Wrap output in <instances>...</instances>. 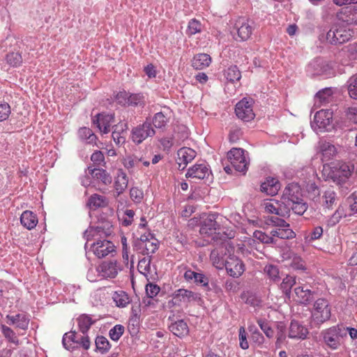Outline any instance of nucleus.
I'll use <instances>...</instances> for the list:
<instances>
[{"label":"nucleus","instance_id":"1","mask_svg":"<svg viewBox=\"0 0 357 357\" xmlns=\"http://www.w3.org/2000/svg\"><path fill=\"white\" fill-rule=\"evenodd\" d=\"M353 31L344 26L335 25L328 31L322 30L319 35L321 43H328L333 45H340L348 42L352 37Z\"/></svg>","mask_w":357,"mask_h":357},{"label":"nucleus","instance_id":"2","mask_svg":"<svg viewBox=\"0 0 357 357\" xmlns=\"http://www.w3.org/2000/svg\"><path fill=\"white\" fill-rule=\"evenodd\" d=\"M326 345L333 350L337 349L347 335V330L342 325H337L321 332Z\"/></svg>","mask_w":357,"mask_h":357},{"label":"nucleus","instance_id":"3","mask_svg":"<svg viewBox=\"0 0 357 357\" xmlns=\"http://www.w3.org/2000/svg\"><path fill=\"white\" fill-rule=\"evenodd\" d=\"M64 348L68 351L79 349L88 350L91 347V341L88 335L78 334L75 331L66 333L62 339Z\"/></svg>","mask_w":357,"mask_h":357},{"label":"nucleus","instance_id":"4","mask_svg":"<svg viewBox=\"0 0 357 357\" xmlns=\"http://www.w3.org/2000/svg\"><path fill=\"white\" fill-rule=\"evenodd\" d=\"M354 167L349 163L338 162L331 167L330 177L338 185L345 183L351 175Z\"/></svg>","mask_w":357,"mask_h":357},{"label":"nucleus","instance_id":"5","mask_svg":"<svg viewBox=\"0 0 357 357\" xmlns=\"http://www.w3.org/2000/svg\"><path fill=\"white\" fill-rule=\"evenodd\" d=\"M331 316V309L329 302L323 298H318L314 303L312 312L313 321L317 324H321L328 321Z\"/></svg>","mask_w":357,"mask_h":357},{"label":"nucleus","instance_id":"6","mask_svg":"<svg viewBox=\"0 0 357 357\" xmlns=\"http://www.w3.org/2000/svg\"><path fill=\"white\" fill-rule=\"evenodd\" d=\"M155 131L149 119L142 123L132 128L131 132L132 140L136 144H141L148 137L154 136Z\"/></svg>","mask_w":357,"mask_h":357},{"label":"nucleus","instance_id":"7","mask_svg":"<svg viewBox=\"0 0 357 357\" xmlns=\"http://www.w3.org/2000/svg\"><path fill=\"white\" fill-rule=\"evenodd\" d=\"M227 159L232 167L236 171L245 174L248 169V162L244 155V150L233 148L227 153Z\"/></svg>","mask_w":357,"mask_h":357},{"label":"nucleus","instance_id":"8","mask_svg":"<svg viewBox=\"0 0 357 357\" xmlns=\"http://www.w3.org/2000/svg\"><path fill=\"white\" fill-rule=\"evenodd\" d=\"M333 121V112L330 109H321L316 112L312 121V127L319 131L329 130Z\"/></svg>","mask_w":357,"mask_h":357},{"label":"nucleus","instance_id":"9","mask_svg":"<svg viewBox=\"0 0 357 357\" xmlns=\"http://www.w3.org/2000/svg\"><path fill=\"white\" fill-rule=\"evenodd\" d=\"M252 100L243 98L239 101L235 107V113L237 117L243 121H250L255 117L252 109Z\"/></svg>","mask_w":357,"mask_h":357},{"label":"nucleus","instance_id":"10","mask_svg":"<svg viewBox=\"0 0 357 357\" xmlns=\"http://www.w3.org/2000/svg\"><path fill=\"white\" fill-rule=\"evenodd\" d=\"M121 270V266L116 260L105 261L96 268L98 276L102 278H115Z\"/></svg>","mask_w":357,"mask_h":357},{"label":"nucleus","instance_id":"11","mask_svg":"<svg viewBox=\"0 0 357 357\" xmlns=\"http://www.w3.org/2000/svg\"><path fill=\"white\" fill-rule=\"evenodd\" d=\"M227 273L233 278L240 277L245 271V265L238 257L229 256L225 264Z\"/></svg>","mask_w":357,"mask_h":357},{"label":"nucleus","instance_id":"12","mask_svg":"<svg viewBox=\"0 0 357 357\" xmlns=\"http://www.w3.org/2000/svg\"><path fill=\"white\" fill-rule=\"evenodd\" d=\"M211 174V171L208 165L205 162L195 164L188 169L185 174L186 178L194 179H204L208 178Z\"/></svg>","mask_w":357,"mask_h":357},{"label":"nucleus","instance_id":"13","mask_svg":"<svg viewBox=\"0 0 357 357\" xmlns=\"http://www.w3.org/2000/svg\"><path fill=\"white\" fill-rule=\"evenodd\" d=\"M238 37L241 41L247 40L254 30V22L245 18H241L236 22Z\"/></svg>","mask_w":357,"mask_h":357},{"label":"nucleus","instance_id":"14","mask_svg":"<svg viewBox=\"0 0 357 357\" xmlns=\"http://www.w3.org/2000/svg\"><path fill=\"white\" fill-rule=\"evenodd\" d=\"M114 121V115L113 114L100 113L93 118V123L96 125L99 130L107 134L110 132V126Z\"/></svg>","mask_w":357,"mask_h":357},{"label":"nucleus","instance_id":"15","mask_svg":"<svg viewBox=\"0 0 357 357\" xmlns=\"http://www.w3.org/2000/svg\"><path fill=\"white\" fill-rule=\"evenodd\" d=\"M217 217L218 214L211 213L202 220L199 229L202 235L210 236L219 229L220 225L216 221Z\"/></svg>","mask_w":357,"mask_h":357},{"label":"nucleus","instance_id":"16","mask_svg":"<svg viewBox=\"0 0 357 357\" xmlns=\"http://www.w3.org/2000/svg\"><path fill=\"white\" fill-rule=\"evenodd\" d=\"M91 250L98 258H102L115 251L114 244L107 240L98 241L91 245Z\"/></svg>","mask_w":357,"mask_h":357},{"label":"nucleus","instance_id":"17","mask_svg":"<svg viewBox=\"0 0 357 357\" xmlns=\"http://www.w3.org/2000/svg\"><path fill=\"white\" fill-rule=\"evenodd\" d=\"M174 298L185 303L195 302L199 305L203 301L199 294L185 289L176 290L174 293Z\"/></svg>","mask_w":357,"mask_h":357},{"label":"nucleus","instance_id":"18","mask_svg":"<svg viewBox=\"0 0 357 357\" xmlns=\"http://www.w3.org/2000/svg\"><path fill=\"white\" fill-rule=\"evenodd\" d=\"M196 156V152L188 147H183L177 151L178 169H184L186 165Z\"/></svg>","mask_w":357,"mask_h":357},{"label":"nucleus","instance_id":"19","mask_svg":"<svg viewBox=\"0 0 357 357\" xmlns=\"http://www.w3.org/2000/svg\"><path fill=\"white\" fill-rule=\"evenodd\" d=\"M308 335V330L299 321L292 320L289 328L288 337L291 339L305 340Z\"/></svg>","mask_w":357,"mask_h":357},{"label":"nucleus","instance_id":"20","mask_svg":"<svg viewBox=\"0 0 357 357\" xmlns=\"http://www.w3.org/2000/svg\"><path fill=\"white\" fill-rule=\"evenodd\" d=\"M151 256L144 257L139 261L137 265L139 272L143 274L147 280H153V276L156 273L155 268L151 267Z\"/></svg>","mask_w":357,"mask_h":357},{"label":"nucleus","instance_id":"21","mask_svg":"<svg viewBox=\"0 0 357 357\" xmlns=\"http://www.w3.org/2000/svg\"><path fill=\"white\" fill-rule=\"evenodd\" d=\"M184 278L187 281L193 280L195 283L204 287L206 290L210 289L208 287V278L202 273L195 272L189 269L185 272Z\"/></svg>","mask_w":357,"mask_h":357},{"label":"nucleus","instance_id":"22","mask_svg":"<svg viewBox=\"0 0 357 357\" xmlns=\"http://www.w3.org/2000/svg\"><path fill=\"white\" fill-rule=\"evenodd\" d=\"M280 188L279 181L273 177L266 178V181L261 184L260 190L267 195H275Z\"/></svg>","mask_w":357,"mask_h":357},{"label":"nucleus","instance_id":"23","mask_svg":"<svg viewBox=\"0 0 357 357\" xmlns=\"http://www.w3.org/2000/svg\"><path fill=\"white\" fill-rule=\"evenodd\" d=\"M294 293L296 296V301L303 304L307 305L314 299V294L315 292L305 287L299 286L294 289Z\"/></svg>","mask_w":357,"mask_h":357},{"label":"nucleus","instance_id":"24","mask_svg":"<svg viewBox=\"0 0 357 357\" xmlns=\"http://www.w3.org/2000/svg\"><path fill=\"white\" fill-rule=\"evenodd\" d=\"M301 190L300 187L296 183L289 184L284 190L283 200L289 204L301 199Z\"/></svg>","mask_w":357,"mask_h":357},{"label":"nucleus","instance_id":"25","mask_svg":"<svg viewBox=\"0 0 357 357\" xmlns=\"http://www.w3.org/2000/svg\"><path fill=\"white\" fill-rule=\"evenodd\" d=\"M128 183V178L125 172L119 169L117 173V176L114 182V189L116 195L114 197H117L122 194L127 188Z\"/></svg>","mask_w":357,"mask_h":357},{"label":"nucleus","instance_id":"26","mask_svg":"<svg viewBox=\"0 0 357 357\" xmlns=\"http://www.w3.org/2000/svg\"><path fill=\"white\" fill-rule=\"evenodd\" d=\"M141 163L145 167H148L150 165L149 160H144L142 157H138L135 155L126 156L123 161V166L128 169L134 167L139 168Z\"/></svg>","mask_w":357,"mask_h":357},{"label":"nucleus","instance_id":"27","mask_svg":"<svg viewBox=\"0 0 357 357\" xmlns=\"http://www.w3.org/2000/svg\"><path fill=\"white\" fill-rule=\"evenodd\" d=\"M169 331L176 336L182 337L188 334L189 328L183 320H178L169 326Z\"/></svg>","mask_w":357,"mask_h":357},{"label":"nucleus","instance_id":"28","mask_svg":"<svg viewBox=\"0 0 357 357\" xmlns=\"http://www.w3.org/2000/svg\"><path fill=\"white\" fill-rule=\"evenodd\" d=\"M91 176L98 180H100L104 185H107L112 183V178L110 174L105 169L100 168L88 167Z\"/></svg>","mask_w":357,"mask_h":357},{"label":"nucleus","instance_id":"29","mask_svg":"<svg viewBox=\"0 0 357 357\" xmlns=\"http://www.w3.org/2000/svg\"><path fill=\"white\" fill-rule=\"evenodd\" d=\"M20 222L25 228L31 230L36 226L38 218L32 211H25L20 216Z\"/></svg>","mask_w":357,"mask_h":357},{"label":"nucleus","instance_id":"30","mask_svg":"<svg viewBox=\"0 0 357 357\" xmlns=\"http://www.w3.org/2000/svg\"><path fill=\"white\" fill-rule=\"evenodd\" d=\"M6 319L8 320L10 325H16V326L22 330L28 328L29 319L23 314H17L16 315H7Z\"/></svg>","mask_w":357,"mask_h":357},{"label":"nucleus","instance_id":"31","mask_svg":"<svg viewBox=\"0 0 357 357\" xmlns=\"http://www.w3.org/2000/svg\"><path fill=\"white\" fill-rule=\"evenodd\" d=\"M211 56L207 54H198L192 60V66L197 70L204 69L211 63Z\"/></svg>","mask_w":357,"mask_h":357},{"label":"nucleus","instance_id":"32","mask_svg":"<svg viewBox=\"0 0 357 357\" xmlns=\"http://www.w3.org/2000/svg\"><path fill=\"white\" fill-rule=\"evenodd\" d=\"M271 234L275 238L280 239H292L296 236L295 232L290 228V225L287 227H280L273 229Z\"/></svg>","mask_w":357,"mask_h":357},{"label":"nucleus","instance_id":"33","mask_svg":"<svg viewBox=\"0 0 357 357\" xmlns=\"http://www.w3.org/2000/svg\"><path fill=\"white\" fill-rule=\"evenodd\" d=\"M320 151L322 154V160L328 161L337 153V149L330 142H324L320 145Z\"/></svg>","mask_w":357,"mask_h":357},{"label":"nucleus","instance_id":"34","mask_svg":"<svg viewBox=\"0 0 357 357\" xmlns=\"http://www.w3.org/2000/svg\"><path fill=\"white\" fill-rule=\"evenodd\" d=\"M114 131L112 132V138L114 142L117 145L123 144L126 142V137L123 135V132L125 130L128 129L127 123L121 124V125H115L114 127Z\"/></svg>","mask_w":357,"mask_h":357},{"label":"nucleus","instance_id":"35","mask_svg":"<svg viewBox=\"0 0 357 357\" xmlns=\"http://www.w3.org/2000/svg\"><path fill=\"white\" fill-rule=\"evenodd\" d=\"M322 206L328 209L333 208L336 204L337 199V193L332 189L326 190L322 196Z\"/></svg>","mask_w":357,"mask_h":357},{"label":"nucleus","instance_id":"36","mask_svg":"<svg viewBox=\"0 0 357 357\" xmlns=\"http://www.w3.org/2000/svg\"><path fill=\"white\" fill-rule=\"evenodd\" d=\"M77 321L79 331L84 335H88L87 332L94 324V321L86 314L79 316Z\"/></svg>","mask_w":357,"mask_h":357},{"label":"nucleus","instance_id":"37","mask_svg":"<svg viewBox=\"0 0 357 357\" xmlns=\"http://www.w3.org/2000/svg\"><path fill=\"white\" fill-rule=\"evenodd\" d=\"M78 136L81 140L87 144H93L96 143L97 137L90 128L86 127L79 128Z\"/></svg>","mask_w":357,"mask_h":357},{"label":"nucleus","instance_id":"38","mask_svg":"<svg viewBox=\"0 0 357 357\" xmlns=\"http://www.w3.org/2000/svg\"><path fill=\"white\" fill-rule=\"evenodd\" d=\"M96 351L102 354L109 351L111 348V344L108 340L102 336L98 335L95 340Z\"/></svg>","mask_w":357,"mask_h":357},{"label":"nucleus","instance_id":"39","mask_svg":"<svg viewBox=\"0 0 357 357\" xmlns=\"http://www.w3.org/2000/svg\"><path fill=\"white\" fill-rule=\"evenodd\" d=\"M295 284L296 278L294 276L287 275L283 278L282 282L280 284V289L287 297L290 298L291 292V289Z\"/></svg>","mask_w":357,"mask_h":357},{"label":"nucleus","instance_id":"40","mask_svg":"<svg viewBox=\"0 0 357 357\" xmlns=\"http://www.w3.org/2000/svg\"><path fill=\"white\" fill-rule=\"evenodd\" d=\"M276 204L275 211L272 213L282 218H289L290 215V206L284 201L278 200Z\"/></svg>","mask_w":357,"mask_h":357},{"label":"nucleus","instance_id":"41","mask_svg":"<svg viewBox=\"0 0 357 357\" xmlns=\"http://www.w3.org/2000/svg\"><path fill=\"white\" fill-rule=\"evenodd\" d=\"M290 206V211L299 215H303L307 209V204L303 199V198L296 200V202H289L287 204Z\"/></svg>","mask_w":357,"mask_h":357},{"label":"nucleus","instance_id":"42","mask_svg":"<svg viewBox=\"0 0 357 357\" xmlns=\"http://www.w3.org/2000/svg\"><path fill=\"white\" fill-rule=\"evenodd\" d=\"M264 271L271 281L274 282H278L280 281V271L277 266L268 264L264 267Z\"/></svg>","mask_w":357,"mask_h":357},{"label":"nucleus","instance_id":"43","mask_svg":"<svg viewBox=\"0 0 357 357\" xmlns=\"http://www.w3.org/2000/svg\"><path fill=\"white\" fill-rule=\"evenodd\" d=\"M87 204L92 209L101 208L107 204L106 199L101 195L94 194L89 197Z\"/></svg>","mask_w":357,"mask_h":357},{"label":"nucleus","instance_id":"44","mask_svg":"<svg viewBox=\"0 0 357 357\" xmlns=\"http://www.w3.org/2000/svg\"><path fill=\"white\" fill-rule=\"evenodd\" d=\"M333 91L331 88H325L318 91L315 96L317 102L321 105L328 102L332 99Z\"/></svg>","mask_w":357,"mask_h":357},{"label":"nucleus","instance_id":"45","mask_svg":"<svg viewBox=\"0 0 357 357\" xmlns=\"http://www.w3.org/2000/svg\"><path fill=\"white\" fill-rule=\"evenodd\" d=\"M253 236L256 239L259 240L262 243L276 245L278 243L277 239L274 238L271 234L270 235H268L261 231H255L253 234Z\"/></svg>","mask_w":357,"mask_h":357},{"label":"nucleus","instance_id":"46","mask_svg":"<svg viewBox=\"0 0 357 357\" xmlns=\"http://www.w3.org/2000/svg\"><path fill=\"white\" fill-rule=\"evenodd\" d=\"M210 259L213 264L218 268H222L225 266V261L223 258V255L217 249H214L211 251Z\"/></svg>","mask_w":357,"mask_h":357},{"label":"nucleus","instance_id":"47","mask_svg":"<svg viewBox=\"0 0 357 357\" xmlns=\"http://www.w3.org/2000/svg\"><path fill=\"white\" fill-rule=\"evenodd\" d=\"M225 76L228 81L234 82L241 79V74L236 66H231L225 70Z\"/></svg>","mask_w":357,"mask_h":357},{"label":"nucleus","instance_id":"48","mask_svg":"<svg viewBox=\"0 0 357 357\" xmlns=\"http://www.w3.org/2000/svg\"><path fill=\"white\" fill-rule=\"evenodd\" d=\"M113 300L116 306L119 307H124L130 303L128 295L123 291L115 292L113 296Z\"/></svg>","mask_w":357,"mask_h":357},{"label":"nucleus","instance_id":"49","mask_svg":"<svg viewBox=\"0 0 357 357\" xmlns=\"http://www.w3.org/2000/svg\"><path fill=\"white\" fill-rule=\"evenodd\" d=\"M128 105L143 107L145 105L144 96L142 93H129Z\"/></svg>","mask_w":357,"mask_h":357},{"label":"nucleus","instance_id":"50","mask_svg":"<svg viewBox=\"0 0 357 357\" xmlns=\"http://www.w3.org/2000/svg\"><path fill=\"white\" fill-rule=\"evenodd\" d=\"M286 218H282L280 216H270L266 219V224L277 228L287 227L289 226V224L284 220Z\"/></svg>","mask_w":357,"mask_h":357},{"label":"nucleus","instance_id":"51","mask_svg":"<svg viewBox=\"0 0 357 357\" xmlns=\"http://www.w3.org/2000/svg\"><path fill=\"white\" fill-rule=\"evenodd\" d=\"M202 29V24L196 19H192L189 21L186 34L189 36L200 33Z\"/></svg>","mask_w":357,"mask_h":357},{"label":"nucleus","instance_id":"52","mask_svg":"<svg viewBox=\"0 0 357 357\" xmlns=\"http://www.w3.org/2000/svg\"><path fill=\"white\" fill-rule=\"evenodd\" d=\"M347 90L350 98L357 100V75L352 76L348 79Z\"/></svg>","mask_w":357,"mask_h":357},{"label":"nucleus","instance_id":"53","mask_svg":"<svg viewBox=\"0 0 357 357\" xmlns=\"http://www.w3.org/2000/svg\"><path fill=\"white\" fill-rule=\"evenodd\" d=\"M155 128H163L165 127L168 122V119L164 115L162 112H158L155 114L151 121Z\"/></svg>","mask_w":357,"mask_h":357},{"label":"nucleus","instance_id":"54","mask_svg":"<svg viewBox=\"0 0 357 357\" xmlns=\"http://www.w3.org/2000/svg\"><path fill=\"white\" fill-rule=\"evenodd\" d=\"M125 327L121 324H116L109 331V336L112 340L117 342L123 335Z\"/></svg>","mask_w":357,"mask_h":357},{"label":"nucleus","instance_id":"55","mask_svg":"<svg viewBox=\"0 0 357 357\" xmlns=\"http://www.w3.org/2000/svg\"><path fill=\"white\" fill-rule=\"evenodd\" d=\"M158 249V241L154 239V241H149L144 244V246L139 251L143 255H149L150 254H153Z\"/></svg>","mask_w":357,"mask_h":357},{"label":"nucleus","instance_id":"56","mask_svg":"<svg viewBox=\"0 0 357 357\" xmlns=\"http://www.w3.org/2000/svg\"><path fill=\"white\" fill-rule=\"evenodd\" d=\"M1 332L4 337L10 342L17 345L19 344V340L15 335V333L8 326L5 325L1 326Z\"/></svg>","mask_w":357,"mask_h":357},{"label":"nucleus","instance_id":"57","mask_svg":"<svg viewBox=\"0 0 357 357\" xmlns=\"http://www.w3.org/2000/svg\"><path fill=\"white\" fill-rule=\"evenodd\" d=\"M153 235L151 233L144 234L141 235L140 238L137 239L133 244V249L137 251H139L142 246L146 243L149 242L151 239H153Z\"/></svg>","mask_w":357,"mask_h":357},{"label":"nucleus","instance_id":"58","mask_svg":"<svg viewBox=\"0 0 357 357\" xmlns=\"http://www.w3.org/2000/svg\"><path fill=\"white\" fill-rule=\"evenodd\" d=\"M277 340L275 344L277 347H280L281 344L286 339V326L283 323L280 322L277 324Z\"/></svg>","mask_w":357,"mask_h":357},{"label":"nucleus","instance_id":"59","mask_svg":"<svg viewBox=\"0 0 357 357\" xmlns=\"http://www.w3.org/2000/svg\"><path fill=\"white\" fill-rule=\"evenodd\" d=\"M6 61L9 65L17 67L22 63V57L19 52H10L6 55Z\"/></svg>","mask_w":357,"mask_h":357},{"label":"nucleus","instance_id":"60","mask_svg":"<svg viewBox=\"0 0 357 357\" xmlns=\"http://www.w3.org/2000/svg\"><path fill=\"white\" fill-rule=\"evenodd\" d=\"M346 215H347L344 207L339 206L330 218L329 224L331 225H335L338 223L343 217H345Z\"/></svg>","mask_w":357,"mask_h":357},{"label":"nucleus","instance_id":"61","mask_svg":"<svg viewBox=\"0 0 357 357\" xmlns=\"http://www.w3.org/2000/svg\"><path fill=\"white\" fill-rule=\"evenodd\" d=\"M257 324L267 337L271 338L273 337L274 331L266 320L259 319L257 320Z\"/></svg>","mask_w":357,"mask_h":357},{"label":"nucleus","instance_id":"62","mask_svg":"<svg viewBox=\"0 0 357 357\" xmlns=\"http://www.w3.org/2000/svg\"><path fill=\"white\" fill-rule=\"evenodd\" d=\"M291 266L294 270H306L305 263L300 257H295L293 258L291 263Z\"/></svg>","mask_w":357,"mask_h":357},{"label":"nucleus","instance_id":"63","mask_svg":"<svg viewBox=\"0 0 357 357\" xmlns=\"http://www.w3.org/2000/svg\"><path fill=\"white\" fill-rule=\"evenodd\" d=\"M129 93L126 91H119L115 96V99L118 104L126 106L128 105Z\"/></svg>","mask_w":357,"mask_h":357},{"label":"nucleus","instance_id":"64","mask_svg":"<svg viewBox=\"0 0 357 357\" xmlns=\"http://www.w3.org/2000/svg\"><path fill=\"white\" fill-rule=\"evenodd\" d=\"M10 114V107L8 103L0 104V121L6 120Z\"/></svg>","mask_w":357,"mask_h":357}]
</instances>
